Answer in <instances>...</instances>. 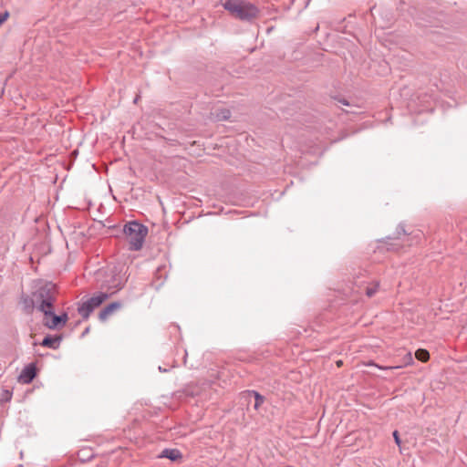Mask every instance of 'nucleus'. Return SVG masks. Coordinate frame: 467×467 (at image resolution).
Returning <instances> with one entry per match:
<instances>
[{
  "label": "nucleus",
  "instance_id": "f257e3e1",
  "mask_svg": "<svg viewBox=\"0 0 467 467\" xmlns=\"http://www.w3.org/2000/svg\"><path fill=\"white\" fill-rule=\"evenodd\" d=\"M420 232H417L415 234H409L404 228L402 223H400L396 229L393 236H387L383 241L387 250L390 251H399L405 245H412L414 244V239L420 238Z\"/></svg>",
  "mask_w": 467,
  "mask_h": 467
},
{
  "label": "nucleus",
  "instance_id": "f03ea898",
  "mask_svg": "<svg viewBox=\"0 0 467 467\" xmlns=\"http://www.w3.org/2000/svg\"><path fill=\"white\" fill-rule=\"evenodd\" d=\"M123 232L127 236L130 250L139 251L142 248L148 228L137 221L129 222L124 225Z\"/></svg>",
  "mask_w": 467,
  "mask_h": 467
},
{
  "label": "nucleus",
  "instance_id": "7ed1b4c3",
  "mask_svg": "<svg viewBox=\"0 0 467 467\" xmlns=\"http://www.w3.org/2000/svg\"><path fill=\"white\" fill-rule=\"evenodd\" d=\"M108 298L109 294L105 292H99L95 296L79 304L78 306V312L83 319H88L90 314Z\"/></svg>",
  "mask_w": 467,
  "mask_h": 467
},
{
  "label": "nucleus",
  "instance_id": "20e7f679",
  "mask_svg": "<svg viewBox=\"0 0 467 467\" xmlns=\"http://www.w3.org/2000/svg\"><path fill=\"white\" fill-rule=\"evenodd\" d=\"M260 15L259 8L253 3L244 0L234 16L241 21L253 23Z\"/></svg>",
  "mask_w": 467,
  "mask_h": 467
},
{
  "label": "nucleus",
  "instance_id": "39448f33",
  "mask_svg": "<svg viewBox=\"0 0 467 467\" xmlns=\"http://www.w3.org/2000/svg\"><path fill=\"white\" fill-rule=\"evenodd\" d=\"M55 286L51 283H47L41 286H39L35 292L34 296L36 300V303L45 301L55 300Z\"/></svg>",
  "mask_w": 467,
  "mask_h": 467
},
{
  "label": "nucleus",
  "instance_id": "423d86ee",
  "mask_svg": "<svg viewBox=\"0 0 467 467\" xmlns=\"http://www.w3.org/2000/svg\"><path fill=\"white\" fill-rule=\"evenodd\" d=\"M36 377V367L34 363H29L21 371L18 376L19 382L24 384L31 383Z\"/></svg>",
  "mask_w": 467,
  "mask_h": 467
},
{
  "label": "nucleus",
  "instance_id": "0eeeda50",
  "mask_svg": "<svg viewBox=\"0 0 467 467\" xmlns=\"http://www.w3.org/2000/svg\"><path fill=\"white\" fill-rule=\"evenodd\" d=\"M48 317H51V319L46 320L45 326H47L50 329H55L57 327L65 326L68 319V316L67 313L56 315L54 312L53 315H49Z\"/></svg>",
  "mask_w": 467,
  "mask_h": 467
},
{
  "label": "nucleus",
  "instance_id": "6e6552de",
  "mask_svg": "<svg viewBox=\"0 0 467 467\" xmlns=\"http://www.w3.org/2000/svg\"><path fill=\"white\" fill-rule=\"evenodd\" d=\"M62 339L63 337L61 335H47L43 338L41 346L56 350L59 348Z\"/></svg>",
  "mask_w": 467,
  "mask_h": 467
},
{
  "label": "nucleus",
  "instance_id": "1a4fd4ad",
  "mask_svg": "<svg viewBox=\"0 0 467 467\" xmlns=\"http://www.w3.org/2000/svg\"><path fill=\"white\" fill-rule=\"evenodd\" d=\"M121 307L119 302H112L105 306L99 314V319L102 322L106 321L116 310Z\"/></svg>",
  "mask_w": 467,
  "mask_h": 467
},
{
  "label": "nucleus",
  "instance_id": "9d476101",
  "mask_svg": "<svg viewBox=\"0 0 467 467\" xmlns=\"http://www.w3.org/2000/svg\"><path fill=\"white\" fill-rule=\"evenodd\" d=\"M54 302L55 300H42V302L36 303L37 310L44 314L46 319L48 317L49 315H53L54 313Z\"/></svg>",
  "mask_w": 467,
  "mask_h": 467
},
{
  "label": "nucleus",
  "instance_id": "9b49d317",
  "mask_svg": "<svg viewBox=\"0 0 467 467\" xmlns=\"http://www.w3.org/2000/svg\"><path fill=\"white\" fill-rule=\"evenodd\" d=\"M244 0H221L222 5L227 10L232 16L244 3Z\"/></svg>",
  "mask_w": 467,
  "mask_h": 467
},
{
  "label": "nucleus",
  "instance_id": "f8f14e48",
  "mask_svg": "<svg viewBox=\"0 0 467 467\" xmlns=\"http://www.w3.org/2000/svg\"><path fill=\"white\" fill-rule=\"evenodd\" d=\"M160 458H167L176 462L182 458V454L178 449H164L160 454Z\"/></svg>",
  "mask_w": 467,
  "mask_h": 467
},
{
  "label": "nucleus",
  "instance_id": "ddd939ff",
  "mask_svg": "<svg viewBox=\"0 0 467 467\" xmlns=\"http://www.w3.org/2000/svg\"><path fill=\"white\" fill-rule=\"evenodd\" d=\"M22 303L24 306V309L26 312H31L35 307H36V300L34 296V294L32 295V297L30 296H23L22 297Z\"/></svg>",
  "mask_w": 467,
  "mask_h": 467
},
{
  "label": "nucleus",
  "instance_id": "4468645a",
  "mask_svg": "<svg viewBox=\"0 0 467 467\" xmlns=\"http://www.w3.org/2000/svg\"><path fill=\"white\" fill-rule=\"evenodd\" d=\"M248 395L249 396H254V408L255 410H258L259 407L264 403L265 401V397L263 395H261L258 391L256 390H248Z\"/></svg>",
  "mask_w": 467,
  "mask_h": 467
},
{
  "label": "nucleus",
  "instance_id": "2eb2a0df",
  "mask_svg": "<svg viewBox=\"0 0 467 467\" xmlns=\"http://www.w3.org/2000/svg\"><path fill=\"white\" fill-rule=\"evenodd\" d=\"M379 287V282H374L370 286H367L365 288V293H366L367 296L372 297L378 291Z\"/></svg>",
  "mask_w": 467,
  "mask_h": 467
},
{
  "label": "nucleus",
  "instance_id": "dca6fc26",
  "mask_svg": "<svg viewBox=\"0 0 467 467\" xmlns=\"http://www.w3.org/2000/svg\"><path fill=\"white\" fill-rule=\"evenodd\" d=\"M415 357H416L417 359L424 362V361H427L429 359L430 354H429V352L426 349L419 348L415 352Z\"/></svg>",
  "mask_w": 467,
  "mask_h": 467
},
{
  "label": "nucleus",
  "instance_id": "f3484780",
  "mask_svg": "<svg viewBox=\"0 0 467 467\" xmlns=\"http://www.w3.org/2000/svg\"><path fill=\"white\" fill-rule=\"evenodd\" d=\"M231 117V112L227 109H223L216 113V118L219 120H227Z\"/></svg>",
  "mask_w": 467,
  "mask_h": 467
},
{
  "label": "nucleus",
  "instance_id": "a211bd4d",
  "mask_svg": "<svg viewBox=\"0 0 467 467\" xmlns=\"http://www.w3.org/2000/svg\"><path fill=\"white\" fill-rule=\"evenodd\" d=\"M12 391L10 390H4L1 396V400L3 401H9L12 399Z\"/></svg>",
  "mask_w": 467,
  "mask_h": 467
},
{
  "label": "nucleus",
  "instance_id": "6ab92c4d",
  "mask_svg": "<svg viewBox=\"0 0 467 467\" xmlns=\"http://www.w3.org/2000/svg\"><path fill=\"white\" fill-rule=\"evenodd\" d=\"M9 17V13L7 11L0 14V26L4 24L7 18Z\"/></svg>",
  "mask_w": 467,
  "mask_h": 467
},
{
  "label": "nucleus",
  "instance_id": "aec40b11",
  "mask_svg": "<svg viewBox=\"0 0 467 467\" xmlns=\"http://www.w3.org/2000/svg\"><path fill=\"white\" fill-rule=\"evenodd\" d=\"M392 435H393V438L395 440L396 444L400 446V443H401V441L400 439V435H399L398 431H394Z\"/></svg>",
  "mask_w": 467,
  "mask_h": 467
},
{
  "label": "nucleus",
  "instance_id": "412c9836",
  "mask_svg": "<svg viewBox=\"0 0 467 467\" xmlns=\"http://www.w3.org/2000/svg\"><path fill=\"white\" fill-rule=\"evenodd\" d=\"M367 366L376 367V368H380V369H388V368H387V367H385V368H384V367H380V366L377 365L376 363H374L373 361H369V362L367 364Z\"/></svg>",
  "mask_w": 467,
  "mask_h": 467
},
{
  "label": "nucleus",
  "instance_id": "4be33fe9",
  "mask_svg": "<svg viewBox=\"0 0 467 467\" xmlns=\"http://www.w3.org/2000/svg\"><path fill=\"white\" fill-rule=\"evenodd\" d=\"M338 102H339L340 104L344 105V106H348V107L350 106V103H349V102H348V99H338Z\"/></svg>",
  "mask_w": 467,
  "mask_h": 467
},
{
  "label": "nucleus",
  "instance_id": "5701e85b",
  "mask_svg": "<svg viewBox=\"0 0 467 467\" xmlns=\"http://www.w3.org/2000/svg\"><path fill=\"white\" fill-rule=\"evenodd\" d=\"M159 370H160L161 372H167V371H168V369H167V368H162V367H161V366L159 367Z\"/></svg>",
  "mask_w": 467,
  "mask_h": 467
},
{
  "label": "nucleus",
  "instance_id": "b1692460",
  "mask_svg": "<svg viewBox=\"0 0 467 467\" xmlns=\"http://www.w3.org/2000/svg\"><path fill=\"white\" fill-rule=\"evenodd\" d=\"M346 113L357 114V113H358V111H356V110H350V111H346Z\"/></svg>",
  "mask_w": 467,
  "mask_h": 467
},
{
  "label": "nucleus",
  "instance_id": "393cba45",
  "mask_svg": "<svg viewBox=\"0 0 467 467\" xmlns=\"http://www.w3.org/2000/svg\"><path fill=\"white\" fill-rule=\"evenodd\" d=\"M89 331V328H86L85 331L82 333V336H85L86 334H88Z\"/></svg>",
  "mask_w": 467,
  "mask_h": 467
},
{
  "label": "nucleus",
  "instance_id": "a878e982",
  "mask_svg": "<svg viewBox=\"0 0 467 467\" xmlns=\"http://www.w3.org/2000/svg\"><path fill=\"white\" fill-rule=\"evenodd\" d=\"M122 286H123V285H120V284H119V285H116V287H117V290H119V289H121V288H122Z\"/></svg>",
  "mask_w": 467,
  "mask_h": 467
},
{
  "label": "nucleus",
  "instance_id": "bb28decb",
  "mask_svg": "<svg viewBox=\"0 0 467 467\" xmlns=\"http://www.w3.org/2000/svg\"><path fill=\"white\" fill-rule=\"evenodd\" d=\"M337 366H341L342 365V361L339 360V361L337 362Z\"/></svg>",
  "mask_w": 467,
  "mask_h": 467
},
{
  "label": "nucleus",
  "instance_id": "cd10ccee",
  "mask_svg": "<svg viewBox=\"0 0 467 467\" xmlns=\"http://www.w3.org/2000/svg\"><path fill=\"white\" fill-rule=\"evenodd\" d=\"M138 99H139L138 98H135L134 103H136L138 101Z\"/></svg>",
  "mask_w": 467,
  "mask_h": 467
}]
</instances>
